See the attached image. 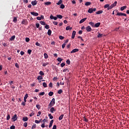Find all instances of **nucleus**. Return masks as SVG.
<instances>
[{"instance_id":"obj_1","label":"nucleus","mask_w":129,"mask_h":129,"mask_svg":"<svg viewBox=\"0 0 129 129\" xmlns=\"http://www.w3.org/2000/svg\"><path fill=\"white\" fill-rule=\"evenodd\" d=\"M55 98H52V100L51 101V102H50L49 104L48 105V108H51V107H52V106H54V105H55Z\"/></svg>"},{"instance_id":"obj_2","label":"nucleus","mask_w":129,"mask_h":129,"mask_svg":"<svg viewBox=\"0 0 129 129\" xmlns=\"http://www.w3.org/2000/svg\"><path fill=\"white\" fill-rule=\"evenodd\" d=\"M96 8H89L88 13L89 14H92L93 12H96Z\"/></svg>"},{"instance_id":"obj_3","label":"nucleus","mask_w":129,"mask_h":129,"mask_svg":"<svg viewBox=\"0 0 129 129\" xmlns=\"http://www.w3.org/2000/svg\"><path fill=\"white\" fill-rule=\"evenodd\" d=\"M12 120H13V121H16V120H17V119H18V116L17 115V114H15L12 117Z\"/></svg>"},{"instance_id":"obj_4","label":"nucleus","mask_w":129,"mask_h":129,"mask_svg":"<svg viewBox=\"0 0 129 129\" xmlns=\"http://www.w3.org/2000/svg\"><path fill=\"white\" fill-rule=\"evenodd\" d=\"M31 15H32V16H34V17H38L39 16V13L37 12H31L30 13Z\"/></svg>"},{"instance_id":"obj_5","label":"nucleus","mask_w":129,"mask_h":129,"mask_svg":"<svg viewBox=\"0 0 129 129\" xmlns=\"http://www.w3.org/2000/svg\"><path fill=\"white\" fill-rule=\"evenodd\" d=\"M116 15L117 16H124V17H126V14L120 12H117Z\"/></svg>"},{"instance_id":"obj_6","label":"nucleus","mask_w":129,"mask_h":129,"mask_svg":"<svg viewBox=\"0 0 129 129\" xmlns=\"http://www.w3.org/2000/svg\"><path fill=\"white\" fill-rule=\"evenodd\" d=\"M86 30L87 32H91V30H92V29H91L90 26H88L86 27Z\"/></svg>"},{"instance_id":"obj_7","label":"nucleus","mask_w":129,"mask_h":129,"mask_svg":"<svg viewBox=\"0 0 129 129\" xmlns=\"http://www.w3.org/2000/svg\"><path fill=\"white\" fill-rule=\"evenodd\" d=\"M50 111L51 113H54V112L56 111V109H55V108L52 107H51V108L50 109Z\"/></svg>"},{"instance_id":"obj_8","label":"nucleus","mask_w":129,"mask_h":129,"mask_svg":"<svg viewBox=\"0 0 129 129\" xmlns=\"http://www.w3.org/2000/svg\"><path fill=\"white\" fill-rule=\"evenodd\" d=\"M57 17H54V16H52V15H50V19L51 20H54V21H56V20H57Z\"/></svg>"},{"instance_id":"obj_9","label":"nucleus","mask_w":129,"mask_h":129,"mask_svg":"<svg viewBox=\"0 0 129 129\" xmlns=\"http://www.w3.org/2000/svg\"><path fill=\"white\" fill-rule=\"evenodd\" d=\"M78 51H79V49L78 48H75L72 51H71V54H72V53H76V52H78Z\"/></svg>"},{"instance_id":"obj_10","label":"nucleus","mask_w":129,"mask_h":129,"mask_svg":"<svg viewBox=\"0 0 129 129\" xmlns=\"http://www.w3.org/2000/svg\"><path fill=\"white\" fill-rule=\"evenodd\" d=\"M75 35H76V31H73L72 35V39L75 38Z\"/></svg>"},{"instance_id":"obj_11","label":"nucleus","mask_w":129,"mask_h":129,"mask_svg":"<svg viewBox=\"0 0 129 129\" xmlns=\"http://www.w3.org/2000/svg\"><path fill=\"white\" fill-rule=\"evenodd\" d=\"M28 97H29V95H28V94H26L24 97V101L25 102H27V98H28Z\"/></svg>"},{"instance_id":"obj_12","label":"nucleus","mask_w":129,"mask_h":129,"mask_svg":"<svg viewBox=\"0 0 129 129\" xmlns=\"http://www.w3.org/2000/svg\"><path fill=\"white\" fill-rule=\"evenodd\" d=\"M37 4H38V1L36 0L34 1L31 2V5H32L33 6H36Z\"/></svg>"},{"instance_id":"obj_13","label":"nucleus","mask_w":129,"mask_h":129,"mask_svg":"<svg viewBox=\"0 0 129 129\" xmlns=\"http://www.w3.org/2000/svg\"><path fill=\"white\" fill-rule=\"evenodd\" d=\"M86 20H87V18H85L81 20L79 23L82 24V23H84V22H85Z\"/></svg>"},{"instance_id":"obj_14","label":"nucleus","mask_w":129,"mask_h":129,"mask_svg":"<svg viewBox=\"0 0 129 129\" xmlns=\"http://www.w3.org/2000/svg\"><path fill=\"white\" fill-rule=\"evenodd\" d=\"M100 22H98L97 23H96L95 24V28H98L99 27V26H100Z\"/></svg>"},{"instance_id":"obj_15","label":"nucleus","mask_w":129,"mask_h":129,"mask_svg":"<svg viewBox=\"0 0 129 129\" xmlns=\"http://www.w3.org/2000/svg\"><path fill=\"white\" fill-rule=\"evenodd\" d=\"M53 122H54V120H51L50 122L49 125V127H51L52 125H53Z\"/></svg>"},{"instance_id":"obj_16","label":"nucleus","mask_w":129,"mask_h":129,"mask_svg":"<svg viewBox=\"0 0 129 129\" xmlns=\"http://www.w3.org/2000/svg\"><path fill=\"white\" fill-rule=\"evenodd\" d=\"M21 24H23V25H27V20L26 19L23 20L22 21Z\"/></svg>"},{"instance_id":"obj_17","label":"nucleus","mask_w":129,"mask_h":129,"mask_svg":"<svg viewBox=\"0 0 129 129\" xmlns=\"http://www.w3.org/2000/svg\"><path fill=\"white\" fill-rule=\"evenodd\" d=\"M89 25H90V26H91V27H93L94 28H95L94 23H93L92 22H90L89 23Z\"/></svg>"},{"instance_id":"obj_18","label":"nucleus","mask_w":129,"mask_h":129,"mask_svg":"<svg viewBox=\"0 0 129 129\" xmlns=\"http://www.w3.org/2000/svg\"><path fill=\"white\" fill-rule=\"evenodd\" d=\"M102 13H103V11L101 10L96 12V15H100V14H102Z\"/></svg>"},{"instance_id":"obj_19","label":"nucleus","mask_w":129,"mask_h":129,"mask_svg":"<svg viewBox=\"0 0 129 129\" xmlns=\"http://www.w3.org/2000/svg\"><path fill=\"white\" fill-rule=\"evenodd\" d=\"M15 39H16V36L13 35V36H12L10 38V41H14V40H15Z\"/></svg>"},{"instance_id":"obj_20","label":"nucleus","mask_w":129,"mask_h":129,"mask_svg":"<svg viewBox=\"0 0 129 129\" xmlns=\"http://www.w3.org/2000/svg\"><path fill=\"white\" fill-rule=\"evenodd\" d=\"M28 119H29L28 117H24L22 119V120H23V121H28Z\"/></svg>"},{"instance_id":"obj_21","label":"nucleus","mask_w":129,"mask_h":129,"mask_svg":"<svg viewBox=\"0 0 129 129\" xmlns=\"http://www.w3.org/2000/svg\"><path fill=\"white\" fill-rule=\"evenodd\" d=\"M52 34V31L50 29H49L47 32V34L48 36H51V34Z\"/></svg>"},{"instance_id":"obj_22","label":"nucleus","mask_w":129,"mask_h":129,"mask_svg":"<svg viewBox=\"0 0 129 129\" xmlns=\"http://www.w3.org/2000/svg\"><path fill=\"white\" fill-rule=\"evenodd\" d=\"M63 117H64V114L61 115L58 118L59 120H62V119H63Z\"/></svg>"},{"instance_id":"obj_23","label":"nucleus","mask_w":129,"mask_h":129,"mask_svg":"<svg viewBox=\"0 0 129 129\" xmlns=\"http://www.w3.org/2000/svg\"><path fill=\"white\" fill-rule=\"evenodd\" d=\"M57 60L58 62H59V63H61V62L63 61V59H62L61 57H58Z\"/></svg>"},{"instance_id":"obj_24","label":"nucleus","mask_w":129,"mask_h":129,"mask_svg":"<svg viewBox=\"0 0 129 129\" xmlns=\"http://www.w3.org/2000/svg\"><path fill=\"white\" fill-rule=\"evenodd\" d=\"M125 9H126V6H123L120 8V11H124Z\"/></svg>"},{"instance_id":"obj_25","label":"nucleus","mask_w":129,"mask_h":129,"mask_svg":"<svg viewBox=\"0 0 129 129\" xmlns=\"http://www.w3.org/2000/svg\"><path fill=\"white\" fill-rule=\"evenodd\" d=\"M85 6H86L87 7H88V6H90L91 5V3L89 2H87L86 3H85Z\"/></svg>"},{"instance_id":"obj_26","label":"nucleus","mask_w":129,"mask_h":129,"mask_svg":"<svg viewBox=\"0 0 129 129\" xmlns=\"http://www.w3.org/2000/svg\"><path fill=\"white\" fill-rule=\"evenodd\" d=\"M47 65H49V62H44L42 64V66H43V67H46Z\"/></svg>"},{"instance_id":"obj_27","label":"nucleus","mask_w":129,"mask_h":129,"mask_svg":"<svg viewBox=\"0 0 129 129\" xmlns=\"http://www.w3.org/2000/svg\"><path fill=\"white\" fill-rule=\"evenodd\" d=\"M51 3L50 2H46L44 5H45V6H50V5H51Z\"/></svg>"},{"instance_id":"obj_28","label":"nucleus","mask_w":129,"mask_h":129,"mask_svg":"<svg viewBox=\"0 0 129 129\" xmlns=\"http://www.w3.org/2000/svg\"><path fill=\"white\" fill-rule=\"evenodd\" d=\"M56 17L58 18V19H62L63 18V16L61 15H57Z\"/></svg>"},{"instance_id":"obj_29","label":"nucleus","mask_w":129,"mask_h":129,"mask_svg":"<svg viewBox=\"0 0 129 129\" xmlns=\"http://www.w3.org/2000/svg\"><path fill=\"white\" fill-rule=\"evenodd\" d=\"M42 120V119L38 120H35V123H40V122H41V121Z\"/></svg>"},{"instance_id":"obj_30","label":"nucleus","mask_w":129,"mask_h":129,"mask_svg":"<svg viewBox=\"0 0 129 129\" xmlns=\"http://www.w3.org/2000/svg\"><path fill=\"white\" fill-rule=\"evenodd\" d=\"M53 94H54V92H49L48 93L49 96H53Z\"/></svg>"},{"instance_id":"obj_31","label":"nucleus","mask_w":129,"mask_h":129,"mask_svg":"<svg viewBox=\"0 0 129 129\" xmlns=\"http://www.w3.org/2000/svg\"><path fill=\"white\" fill-rule=\"evenodd\" d=\"M37 79L38 80H42V79H43V77H42L41 76H38L37 77Z\"/></svg>"},{"instance_id":"obj_32","label":"nucleus","mask_w":129,"mask_h":129,"mask_svg":"<svg viewBox=\"0 0 129 129\" xmlns=\"http://www.w3.org/2000/svg\"><path fill=\"white\" fill-rule=\"evenodd\" d=\"M117 4V2L115 1V2H114V3L113 4H112L111 5L112 6V7H113V8H114V7H115V6H116Z\"/></svg>"},{"instance_id":"obj_33","label":"nucleus","mask_w":129,"mask_h":129,"mask_svg":"<svg viewBox=\"0 0 129 129\" xmlns=\"http://www.w3.org/2000/svg\"><path fill=\"white\" fill-rule=\"evenodd\" d=\"M40 24H41V25H42L43 26H45L46 25V23H45V22L44 21H40Z\"/></svg>"},{"instance_id":"obj_34","label":"nucleus","mask_w":129,"mask_h":129,"mask_svg":"<svg viewBox=\"0 0 129 129\" xmlns=\"http://www.w3.org/2000/svg\"><path fill=\"white\" fill-rule=\"evenodd\" d=\"M48 116L50 119H53V117L51 114H48Z\"/></svg>"},{"instance_id":"obj_35","label":"nucleus","mask_w":129,"mask_h":129,"mask_svg":"<svg viewBox=\"0 0 129 129\" xmlns=\"http://www.w3.org/2000/svg\"><path fill=\"white\" fill-rule=\"evenodd\" d=\"M39 74L40 75H41V76H44V75H45V74L44 73V72H43V71H41L39 72Z\"/></svg>"},{"instance_id":"obj_36","label":"nucleus","mask_w":129,"mask_h":129,"mask_svg":"<svg viewBox=\"0 0 129 129\" xmlns=\"http://www.w3.org/2000/svg\"><path fill=\"white\" fill-rule=\"evenodd\" d=\"M62 0H59L58 1V2L57 3H56V5H57L58 6H59V5H61V4H62Z\"/></svg>"},{"instance_id":"obj_37","label":"nucleus","mask_w":129,"mask_h":129,"mask_svg":"<svg viewBox=\"0 0 129 129\" xmlns=\"http://www.w3.org/2000/svg\"><path fill=\"white\" fill-rule=\"evenodd\" d=\"M13 22L14 23H17V22H18V19H17V17H14V18Z\"/></svg>"},{"instance_id":"obj_38","label":"nucleus","mask_w":129,"mask_h":129,"mask_svg":"<svg viewBox=\"0 0 129 129\" xmlns=\"http://www.w3.org/2000/svg\"><path fill=\"white\" fill-rule=\"evenodd\" d=\"M44 56L45 59H48V54L47 53H44Z\"/></svg>"},{"instance_id":"obj_39","label":"nucleus","mask_w":129,"mask_h":129,"mask_svg":"<svg viewBox=\"0 0 129 129\" xmlns=\"http://www.w3.org/2000/svg\"><path fill=\"white\" fill-rule=\"evenodd\" d=\"M84 121L86 122H88V119L86 118V117L84 116L83 117Z\"/></svg>"},{"instance_id":"obj_40","label":"nucleus","mask_w":129,"mask_h":129,"mask_svg":"<svg viewBox=\"0 0 129 129\" xmlns=\"http://www.w3.org/2000/svg\"><path fill=\"white\" fill-rule=\"evenodd\" d=\"M45 29H46V30H48V29H50V26H49L48 25L46 24L45 26Z\"/></svg>"},{"instance_id":"obj_41","label":"nucleus","mask_w":129,"mask_h":129,"mask_svg":"<svg viewBox=\"0 0 129 129\" xmlns=\"http://www.w3.org/2000/svg\"><path fill=\"white\" fill-rule=\"evenodd\" d=\"M63 93V90L62 89H60L58 91V94H61V93Z\"/></svg>"},{"instance_id":"obj_42","label":"nucleus","mask_w":129,"mask_h":129,"mask_svg":"<svg viewBox=\"0 0 129 129\" xmlns=\"http://www.w3.org/2000/svg\"><path fill=\"white\" fill-rule=\"evenodd\" d=\"M59 38L60 40H63V39H65V37L64 36H61V35H60L59 36Z\"/></svg>"},{"instance_id":"obj_43","label":"nucleus","mask_w":129,"mask_h":129,"mask_svg":"<svg viewBox=\"0 0 129 129\" xmlns=\"http://www.w3.org/2000/svg\"><path fill=\"white\" fill-rule=\"evenodd\" d=\"M60 9H65V5L63 4H61L60 7Z\"/></svg>"},{"instance_id":"obj_44","label":"nucleus","mask_w":129,"mask_h":129,"mask_svg":"<svg viewBox=\"0 0 129 129\" xmlns=\"http://www.w3.org/2000/svg\"><path fill=\"white\" fill-rule=\"evenodd\" d=\"M108 7H109V4H106L104 6V9H107V8H108Z\"/></svg>"},{"instance_id":"obj_45","label":"nucleus","mask_w":129,"mask_h":129,"mask_svg":"<svg viewBox=\"0 0 129 129\" xmlns=\"http://www.w3.org/2000/svg\"><path fill=\"white\" fill-rule=\"evenodd\" d=\"M10 118H11V115L9 114L7 117V120H9Z\"/></svg>"},{"instance_id":"obj_46","label":"nucleus","mask_w":129,"mask_h":129,"mask_svg":"<svg viewBox=\"0 0 129 129\" xmlns=\"http://www.w3.org/2000/svg\"><path fill=\"white\" fill-rule=\"evenodd\" d=\"M27 52L29 55H31V53H32V49H28Z\"/></svg>"},{"instance_id":"obj_47","label":"nucleus","mask_w":129,"mask_h":129,"mask_svg":"<svg viewBox=\"0 0 129 129\" xmlns=\"http://www.w3.org/2000/svg\"><path fill=\"white\" fill-rule=\"evenodd\" d=\"M24 126H25V127H27L28 126V123L27 122H25L24 124H23Z\"/></svg>"},{"instance_id":"obj_48","label":"nucleus","mask_w":129,"mask_h":129,"mask_svg":"<svg viewBox=\"0 0 129 129\" xmlns=\"http://www.w3.org/2000/svg\"><path fill=\"white\" fill-rule=\"evenodd\" d=\"M36 107H37L38 109H40V108H41V105L37 104Z\"/></svg>"},{"instance_id":"obj_49","label":"nucleus","mask_w":129,"mask_h":129,"mask_svg":"<svg viewBox=\"0 0 129 129\" xmlns=\"http://www.w3.org/2000/svg\"><path fill=\"white\" fill-rule=\"evenodd\" d=\"M66 62H67V64H68V65H70V63H71L70 60L68 59V60H67Z\"/></svg>"},{"instance_id":"obj_50","label":"nucleus","mask_w":129,"mask_h":129,"mask_svg":"<svg viewBox=\"0 0 129 129\" xmlns=\"http://www.w3.org/2000/svg\"><path fill=\"white\" fill-rule=\"evenodd\" d=\"M25 41H26V42H30V38H28V37H26V38H25Z\"/></svg>"},{"instance_id":"obj_51","label":"nucleus","mask_w":129,"mask_h":129,"mask_svg":"<svg viewBox=\"0 0 129 129\" xmlns=\"http://www.w3.org/2000/svg\"><path fill=\"white\" fill-rule=\"evenodd\" d=\"M35 128H36V124L34 123L33 125H32L31 129H35Z\"/></svg>"},{"instance_id":"obj_52","label":"nucleus","mask_w":129,"mask_h":129,"mask_svg":"<svg viewBox=\"0 0 129 129\" xmlns=\"http://www.w3.org/2000/svg\"><path fill=\"white\" fill-rule=\"evenodd\" d=\"M43 86L45 88L47 87V84L45 82L43 83Z\"/></svg>"},{"instance_id":"obj_53","label":"nucleus","mask_w":129,"mask_h":129,"mask_svg":"<svg viewBox=\"0 0 129 129\" xmlns=\"http://www.w3.org/2000/svg\"><path fill=\"white\" fill-rule=\"evenodd\" d=\"M102 37V34L99 33L98 35V38H101Z\"/></svg>"},{"instance_id":"obj_54","label":"nucleus","mask_w":129,"mask_h":129,"mask_svg":"<svg viewBox=\"0 0 129 129\" xmlns=\"http://www.w3.org/2000/svg\"><path fill=\"white\" fill-rule=\"evenodd\" d=\"M15 67H16V68H19V63L16 62L15 63Z\"/></svg>"},{"instance_id":"obj_55","label":"nucleus","mask_w":129,"mask_h":129,"mask_svg":"<svg viewBox=\"0 0 129 129\" xmlns=\"http://www.w3.org/2000/svg\"><path fill=\"white\" fill-rule=\"evenodd\" d=\"M53 25H54L55 26H57V25H58V22H56V21H53Z\"/></svg>"},{"instance_id":"obj_56","label":"nucleus","mask_w":129,"mask_h":129,"mask_svg":"<svg viewBox=\"0 0 129 129\" xmlns=\"http://www.w3.org/2000/svg\"><path fill=\"white\" fill-rule=\"evenodd\" d=\"M37 20H38V21H41L42 20V18H41V17H37L36 18Z\"/></svg>"},{"instance_id":"obj_57","label":"nucleus","mask_w":129,"mask_h":129,"mask_svg":"<svg viewBox=\"0 0 129 129\" xmlns=\"http://www.w3.org/2000/svg\"><path fill=\"white\" fill-rule=\"evenodd\" d=\"M39 95H45V92H42L41 93H40L39 94Z\"/></svg>"},{"instance_id":"obj_58","label":"nucleus","mask_w":129,"mask_h":129,"mask_svg":"<svg viewBox=\"0 0 129 129\" xmlns=\"http://www.w3.org/2000/svg\"><path fill=\"white\" fill-rule=\"evenodd\" d=\"M65 65H66V64L64 62L61 63L60 64L61 67H62V68L64 67V66H65Z\"/></svg>"},{"instance_id":"obj_59","label":"nucleus","mask_w":129,"mask_h":129,"mask_svg":"<svg viewBox=\"0 0 129 129\" xmlns=\"http://www.w3.org/2000/svg\"><path fill=\"white\" fill-rule=\"evenodd\" d=\"M16 128V126L15 125H12L11 127H10V129H15Z\"/></svg>"},{"instance_id":"obj_60","label":"nucleus","mask_w":129,"mask_h":129,"mask_svg":"<svg viewBox=\"0 0 129 129\" xmlns=\"http://www.w3.org/2000/svg\"><path fill=\"white\" fill-rule=\"evenodd\" d=\"M35 45H36V46H38L39 47H41V44H40V43H39L38 42H36V43H35Z\"/></svg>"},{"instance_id":"obj_61","label":"nucleus","mask_w":129,"mask_h":129,"mask_svg":"<svg viewBox=\"0 0 129 129\" xmlns=\"http://www.w3.org/2000/svg\"><path fill=\"white\" fill-rule=\"evenodd\" d=\"M66 46V43H63L62 45V49H64V48H65Z\"/></svg>"},{"instance_id":"obj_62","label":"nucleus","mask_w":129,"mask_h":129,"mask_svg":"<svg viewBox=\"0 0 129 129\" xmlns=\"http://www.w3.org/2000/svg\"><path fill=\"white\" fill-rule=\"evenodd\" d=\"M42 113V112H41V111H39L38 112V114L37 115V116H40V115H41V114Z\"/></svg>"},{"instance_id":"obj_63","label":"nucleus","mask_w":129,"mask_h":129,"mask_svg":"<svg viewBox=\"0 0 129 129\" xmlns=\"http://www.w3.org/2000/svg\"><path fill=\"white\" fill-rule=\"evenodd\" d=\"M36 28H38L40 27V24L39 23H36Z\"/></svg>"},{"instance_id":"obj_64","label":"nucleus","mask_w":129,"mask_h":129,"mask_svg":"<svg viewBox=\"0 0 129 129\" xmlns=\"http://www.w3.org/2000/svg\"><path fill=\"white\" fill-rule=\"evenodd\" d=\"M56 128H57V125H54L52 127V129H56Z\"/></svg>"}]
</instances>
